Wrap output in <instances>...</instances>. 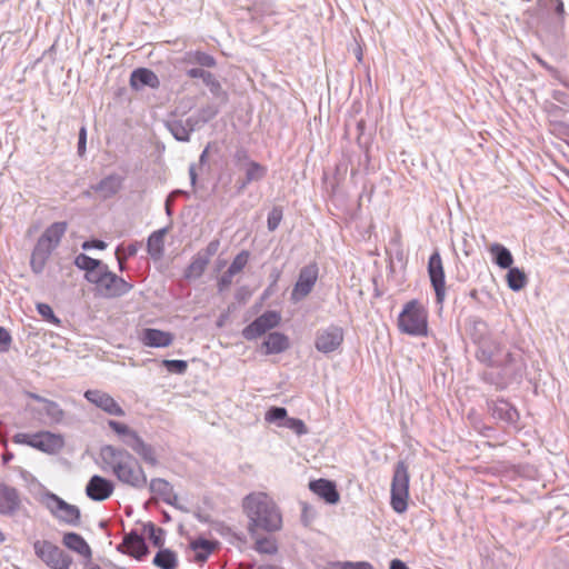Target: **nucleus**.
I'll list each match as a JSON object with an SVG mask.
<instances>
[{
    "mask_svg": "<svg viewBox=\"0 0 569 569\" xmlns=\"http://www.w3.org/2000/svg\"><path fill=\"white\" fill-rule=\"evenodd\" d=\"M116 256H117V259H118V262H119L120 270H123L124 269L123 258L120 254V249L119 248L116 251Z\"/></svg>",
    "mask_w": 569,
    "mask_h": 569,
    "instance_id": "13d9d810",
    "label": "nucleus"
},
{
    "mask_svg": "<svg viewBox=\"0 0 569 569\" xmlns=\"http://www.w3.org/2000/svg\"><path fill=\"white\" fill-rule=\"evenodd\" d=\"M66 222H54L49 226L39 238L31 256V268L39 273L43 270L44 264L54 248L60 243L61 238L67 231Z\"/></svg>",
    "mask_w": 569,
    "mask_h": 569,
    "instance_id": "20e7f679",
    "label": "nucleus"
},
{
    "mask_svg": "<svg viewBox=\"0 0 569 569\" xmlns=\"http://www.w3.org/2000/svg\"><path fill=\"white\" fill-rule=\"evenodd\" d=\"M36 556L51 569H69L72 558L49 540L33 542Z\"/></svg>",
    "mask_w": 569,
    "mask_h": 569,
    "instance_id": "6e6552de",
    "label": "nucleus"
},
{
    "mask_svg": "<svg viewBox=\"0 0 569 569\" xmlns=\"http://www.w3.org/2000/svg\"><path fill=\"white\" fill-rule=\"evenodd\" d=\"M282 219L281 209L274 208L268 216V228L269 230H274Z\"/></svg>",
    "mask_w": 569,
    "mask_h": 569,
    "instance_id": "c03bdc74",
    "label": "nucleus"
},
{
    "mask_svg": "<svg viewBox=\"0 0 569 569\" xmlns=\"http://www.w3.org/2000/svg\"><path fill=\"white\" fill-rule=\"evenodd\" d=\"M86 144H87V129L84 127H81L80 131H79V141H78V153L80 156L84 154Z\"/></svg>",
    "mask_w": 569,
    "mask_h": 569,
    "instance_id": "de8ad7c7",
    "label": "nucleus"
},
{
    "mask_svg": "<svg viewBox=\"0 0 569 569\" xmlns=\"http://www.w3.org/2000/svg\"><path fill=\"white\" fill-rule=\"evenodd\" d=\"M398 330L411 337H426L429 332L428 310L417 299L407 301L397 318Z\"/></svg>",
    "mask_w": 569,
    "mask_h": 569,
    "instance_id": "7ed1b4c3",
    "label": "nucleus"
},
{
    "mask_svg": "<svg viewBox=\"0 0 569 569\" xmlns=\"http://www.w3.org/2000/svg\"><path fill=\"white\" fill-rule=\"evenodd\" d=\"M86 399L111 416L122 417L124 410L121 406L107 392L101 390H88L84 393Z\"/></svg>",
    "mask_w": 569,
    "mask_h": 569,
    "instance_id": "4468645a",
    "label": "nucleus"
},
{
    "mask_svg": "<svg viewBox=\"0 0 569 569\" xmlns=\"http://www.w3.org/2000/svg\"><path fill=\"white\" fill-rule=\"evenodd\" d=\"M62 542L68 549L76 551L77 553H79L81 556L88 557L91 555V549H90L89 545L87 543V541L83 539V537H81L80 535H78L76 532L64 533L63 538H62Z\"/></svg>",
    "mask_w": 569,
    "mask_h": 569,
    "instance_id": "b1692460",
    "label": "nucleus"
},
{
    "mask_svg": "<svg viewBox=\"0 0 569 569\" xmlns=\"http://www.w3.org/2000/svg\"><path fill=\"white\" fill-rule=\"evenodd\" d=\"M149 528V539L156 547H161L163 545V530L161 528H156L153 523L148 526Z\"/></svg>",
    "mask_w": 569,
    "mask_h": 569,
    "instance_id": "ea45409f",
    "label": "nucleus"
},
{
    "mask_svg": "<svg viewBox=\"0 0 569 569\" xmlns=\"http://www.w3.org/2000/svg\"><path fill=\"white\" fill-rule=\"evenodd\" d=\"M542 1L545 2V4H550V6L555 7V10L560 18L563 17L565 8H563V3L561 0H542Z\"/></svg>",
    "mask_w": 569,
    "mask_h": 569,
    "instance_id": "8fccbe9b",
    "label": "nucleus"
},
{
    "mask_svg": "<svg viewBox=\"0 0 569 569\" xmlns=\"http://www.w3.org/2000/svg\"><path fill=\"white\" fill-rule=\"evenodd\" d=\"M163 366L171 372L184 373L188 365L184 360H163Z\"/></svg>",
    "mask_w": 569,
    "mask_h": 569,
    "instance_id": "a19ab883",
    "label": "nucleus"
},
{
    "mask_svg": "<svg viewBox=\"0 0 569 569\" xmlns=\"http://www.w3.org/2000/svg\"><path fill=\"white\" fill-rule=\"evenodd\" d=\"M318 279V267L316 263L308 264L300 270L298 281L291 293L295 301H299L307 297Z\"/></svg>",
    "mask_w": 569,
    "mask_h": 569,
    "instance_id": "f8f14e48",
    "label": "nucleus"
},
{
    "mask_svg": "<svg viewBox=\"0 0 569 569\" xmlns=\"http://www.w3.org/2000/svg\"><path fill=\"white\" fill-rule=\"evenodd\" d=\"M13 458V455L10 453V452H6L3 456H2V460L3 462H8L9 460H11Z\"/></svg>",
    "mask_w": 569,
    "mask_h": 569,
    "instance_id": "052dcab7",
    "label": "nucleus"
},
{
    "mask_svg": "<svg viewBox=\"0 0 569 569\" xmlns=\"http://www.w3.org/2000/svg\"><path fill=\"white\" fill-rule=\"evenodd\" d=\"M90 282L94 283L98 291L107 298L121 297L133 288V286L123 278L109 271L107 266L100 269L98 276L91 274Z\"/></svg>",
    "mask_w": 569,
    "mask_h": 569,
    "instance_id": "0eeeda50",
    "label": "nucleus"
},
{
    "mask_svg": "<svg viewBox=\"0 0 569 569\" xmlns=\"http://www.w3.org/2000/svg\"><path fill=\"white\" fill-rule=\"evenodd\" d=\"M113 490V482L98 475L92 476L86 486V495L93 501L107 500Z\"/></svg>",
    "mask_w": 569,
    "mask_h": 569,
    "instance_id": "2eb2a0df",
    "label": "nucleus"
},
{
    "mask_svg": "<svg viewBox=\"0 0 569 569\" xmlns=\"http://www.w3.org/2000/svg\"><path fill=\"white\" fill-rule=\"evenodd\" d=\"M343 341V328L337 325H330L317 331L315 347L321 353H331L340 350Z\"/></svg>",
    "mask_w": 569,
    "mask_h": 569,
    "instance_id": "1a4fd4ad",
    "label": "nucleus"
},
{
    "mask_svg": "<svg viewBox=\"0 0 569 569\" xmlns=\"http://www.w3.org/2000/svg\"><path fill=\"white\" fill-rule=\"evenodd\" d=\"M428 274L436 292L438 303H442L446 297V276L441 256L435 251L428 261Z\"/></svg>",
    "mask_w": 569,
    "mask_h": 569,
    "instance_id": "9d476101",
    "label": "nucleus"
},
{
    "mask_svg": "<svg viewBox=\"0 0 569 569\" xmlns=\"http://www.w3.org/2000/svg\"><path fill=\"white\" fill-rule=\"evenodd\" d=\"M163 238H164V231L159 230L151 233V236L148 239L147 248L148 252L156 258H159L163 251Z\"/></svg>",
    "mask_w": 569,
    "mask_h": 569,
    "instance_id": "473e14b6",
    "label": "nucleus"
},
{
    "mask_svg": "<svg viewBox=\"0 0 569 569\" xmlns=\"http://www.w3.org/2000/svg\"><path fill=\"white\" fill-rule=\"evenodd\" d=\"M410 499V473L408 465L400 460L396 463L390 488V506L399 515L405 513Z\"/></svg>",
    "mask_w": 569,
    "mask_h": 569,
    "instance_id": "39448f33",
    "label": "nucleus"
},
{
    "mask_svg": "<svg viewBox=\"0 0 569 569\" xmlns=\"http://www.w3.org/2000/svg\"><path fill=\"white\" fill-rule=\"evenodd\" d=\"M149 488L152 493L163 499L170 497L172 493L171 485L162 478L151 479Z\"/></svg>",
    "mask_w": 569,
    "mask_h": 569,
    "instance_id": "72a5a7b5",
    "label": "nucleus"
},
{
    "mask_svg": "<svg viewBox=\"0 0 569 569\" xmlns=\"http://www.w3.org/2000/svg\"><path fill=\"white\" fill-rule=\"evenodd\" d=\"M233 277L234 274H230V272L227 270L226 273L218 281L219 290L222 291L226 288H228L231 284Z\"/></svg>",
    "mask_w": 569,
    "mask_h": 569,
    "instance_id": "09e8293b",
    "label": "nucleus"
},
{
    "mask_svg": "<svg viewBox=\"0 0 569 569\" xmlns=\"http://www.w3.org/2000/svg\"><path fill=\"white\" fill-rule=\"evenodd\" d=\"M287 410L282 407H271L264 415V420L269 423H282L287 419Z\"/></svg>",
    "mask_w": 569,
    "mask_h": 569,
    "instance_id": "e433bc0d",
    "label": "nucleus"
},
{
    "mask_svg": "<svg viewBox=\"0 0 569 569\" xmlns=\"http://www.w3.org/2000/svg\"><path fill=\"white\" fill-rule=\"evenodd\" d=\"M193 61L208 68H212L216 66V60L212 56L200 51L193 53Z\"/></svg>",
    "mask_w": 569,
    "mask_h": 569,
    "instance_id": "79ce46f5",
    "label": "nucleus"
},
{
    "mask_svg": "<svg viewBox=\"0 0 569 569\" xmlns=\"http://www.w3.org/2000/svg\"><path fill=\"white\" fill-rule=\"evenodd\" d=\"M209 263V257L208 256H201L197 254L189 267L186 270V277L188 279L191 278H199L206 270L207 266Z\"/></svg>",
    "mask_w": 569,
    "mask_h": 569,
    "instance_id": "c756f323",
    "label": "nucleus"
},
{
    "mask_svg": "<svg viewBox=\"0 0 569 569\" xmlns=\"http://www.w3.org/2000/svg\"><path fill=\"white\" fill-rule=\"evenodd\" d=\"M267 173V168L256 161H250L246 169V183L262 179Z\"/></svg>",
    "mask_w": 569,
    "mask_h": 569,
    "instance_id": "f704fd0d",
    "label": "nucleus"
},
{
    "mask_svg": "<svg viewBox=\"0 0 569 569\" xmlns=\"http://www.w3.org/2000/svg\"><path fill=\"white\" fill-rule=\"evenodd\" d=\"M63 445L61 437L49 431L33 433L32 448L43 452L53 453Z\"/></svg>",
    "mask_w": 569,
    "mask_h": 569,
    "instance_id": "6ab92c4d",
    "label": "nucleus"
},
{
    "mask_svg": "<svg viewBox=\"0 0 569 569\" xmlns=\"http://www.w3.org/2000/svg\"><path fill=\"white\" fill-rule=\"evenodd\" d=\"M191 548L194 551H203L208 555H210L214 548L213 543L206 539H199L191 542Z\"/></svg>",
    "mask_w": 569,
    "mask_h": 569,
    "instance_id": "37998d69",
    "label": "nucleus"
},
{
    "mask_svg": "<svg viewBox=\"0 0 569 569\" xmlns=\"http://www.w3.org/2000/svg\"><path fill=\"white\" fill-rule=\"evenodd\" d=\"M136 253V249L133 247L128 248V254L133 256Z\"/></svg>",
    "mask_w": 569,
    "mask_h": 569,
    "instance_id": "680f3d73",
    "label": "nucleus"
},
{
    "mask_svg": "<svg viewBox=\"0 0 569 569\" xmlns=\"http://www.w3.org/2000/svg\"><path fill=\"white\" fill-rule=\"evenodd\" d=\"M129 448H131L147 465H158V458L154 449L150 445L146 443L140 436Z\"/></svg>",
    "mask_w": 569,
    "mask_h": 569,
    "instance_id": "393cba45",
    "label": "nucleus"
},
{
    "mask_svg": "<svg viewBox=\"0 0 569 569\" xmlns=\"http://www.w3.org/2000/svg\"><path fill=\"white\" fill-rule=\"evenodd\" d=\"M130 86L133 89H139L143 86L157 89L160 86V81L158 76L152 70L147 68H139L131 73Z\"/></svg>",
    "mask_w": 569,
    "mask_h": 569,
    "instance_id": "aec40b11",
    "label": "nucleus"
},
{
    "mask_svg": "<svg viewBox=\"0 0 569 569\" xmlns=\"http://www.w3.org/2000/svg\"><path fill=\"white\" fill-rule=\"evenodd\" d=\"M103 458L121 483L137 489L147 486L148 478L143 468L128 451L108 446L103 449Z\"/></svg>",
    "mask_w": 569,
    "mask_h": 569,
    "instance_id": "f03ea898",
    "label": "nucleus"
},
{
    "mask_svg": "<svg viewBox=\"0 0 569 569\" xmlns=\"http://www.w3.org/2000/svg\"><path fill=\"white\" fill-rule=\"evenodd\" d=\"M290 346L288 336L281 332L269 333L262 342L264 355H276L286 351Z\"/></svg>",
    "mask_w": 569,
    "mask_h": 569,
    "instance_id": "412c9836",
    "label": "nucleus"
},
{
    "mask_svg": "<svg viewBox=\"0 0 569 569\" xmlns=\"http://www.w3.org/2000/svg\"><path fill=\"white\" fill-rule=\"evenodd\" d=\"M281 321L280 313L277 311H267L258 317L242 330V336L247 340H254L268 330L276 328Z\"/></svg>",
    "mask_w": 569,
    "mask_h": 569,
    "instance_id": "9b49d317",
    "label": "nucleus"
},
{
    "mask_svg": "<svg viewBox=\"0 0 569 569\" xmlns=\"http://www.w3.org/2000/svg\"><path fill=\"white\" fill-rule=\"evenodd\" d=\"M249 259H250L249 251L242 250L241 252H239L232 260L230 267L228 268V271L230 272V274L236 276L239 272H241L244 269V267L248 264Z\"/></svg>",
    "mask_w": 569,
    "mask_h": 569,
    "instance_id": "c9c22d12",
    "label": "nucleus"
},
{
    "mask_svg": "<svg viewBox=\"0 0 569 569\" xmlns=\"http://www.w3.org/2000/svg\"><path fill=\"white\" fill-rule=\"evenodd\" d=\"M218 244H219L218 241L209 243V246H208L209 254H212L217 250Z\"/></svg>",
    "mask_w": 569,
    "mask_h": 569,
    "instance_id": "bf43d9fd",
    "label": "nucleus"
},
{
    "mask_svg": "<svg viewBox=\"0 0 569 569\" xmlns=\"http://www.w3.org/2000/svg\"><path fill=\"white\" fill-rule=\"evenodd\" d=\"M74 263L78 268L87 271L86 278L89 282L91 274L98 276L100 269L106 267L100 260L93 259L83 253L76 257Z\"/></svg>",
    "mask_w": 569,
    "mask_h": 569,
    "instance_id": "a878e982",
    "label": "nucleus"
},
{
    "mask_svg": "<svg viewBox=\"0 0 569 569\" xmlns=\"http://www.w3.org/2000/svg\"><path fill=\"white\" fill-rule=\"evenodd\" d=\"M40 501L58 522L71 527H78L81 523L79 507L68 503L58 495L46 491L41 495Z\"/></svg>",
    "mask_w": 569,
    "mask_h": 569,
    "instance_id": "423d86ee",
    "label": "nucleus"
},
{
    "mask_svg": "<svg viewBox=\"0 0 569 569\" xmlns=\"http://www.w3.org/2000/svg\"><path fill=\"white\" fill-rule=\"evenodd\" d=\"M122 547L126 549V552L137 559H141L148 552L144 539L136 532H131L124 537Z\"/></svg>",
    "mask_w": 569,
    "mask_h": 569,
    "instance_id": "5701e85b",
    "label": "nucleus"
},
{
    "mask_svg": "<svg viewBox=\"0 0 569 569\" xmlns=\"http://www.w3.org/2000/svg\"><path fill=\"white\" fill-rule=\"evenodd\" d=\"M82 247H83V249H89V248L104 249L106 243L103 241L96 240V241H91V242H84Z\"/></svg>",
    "mask_w": 569,
    "mask_h": 569,
    "instance_id": "864d4df0",
    "label": "nucleus"
},
{
    "mask_svg": "<svg viewBox=\"0 0 569 569\" xmlns=\"http://www.w3.org/2000/svg\"><path fill=\"white\" fill-rule=\"evenodd\" d=\"M507 283L510 289L519 291L527 284L526 273L518 268H510L507 273Z\"/></svg>",
    "mask_w": 569,
    "mask_h": 569,
    "instance_id": "7c9ffc66",
    "label": "nucleus"
},
{
    "mask_svg": "<svg viewBox=\"0 0 569 569\" xmlns=\"http://www.w3.org/2000/svg\"><path fill=\"white\" fill-rule=\"evenodd\" d=\"M108 426L110 427L111 430H113L118 436L122 438V442L128 447H130L133 443V441L139 437V435L126 423L110 420L108 422Z\"/></svg>",
    "mask_w": 569,
    "mask_h": 569,
    "instance_id": "bb28decb",
    "label": "nucleus"
},
{
    "mask_svg": "<svg viewBox=\"0 0 569 569\" xmlns=\"http://www.w3.org/2000/svg\"><path fill=\"white\" fill-rule=\"evenodd\" d=\"M11 336L10 333L8 332L7 329H4L3 327H0V345L4 346L6 348L9 347V345L11 343Z\"/></svg>",
    "mask_w": 569,
    "mask_h": 569,
    "instance_id": "3c124183",
    "label": "nucleus"
},
{
    "mask_svg": "<svg viewBox=\"0 0 569 569\" xmlns=\"http://www.w3.org/2000/svg\"><path fill=\"white\" fill-rule=\"evenodd\" d=\"M188 76L190 78H201L203 76V70L193 68L188 71Z\"/></svg>",
    "mask_w": 569,
    "mask_h": 569,
    "instance_id": "6e6d98bb",
    "label": "nucleus"
},
{
    "mask_svg": "<svg viewBox=\"0 0 569 569\" xmlns=\"http://www.w3.org/2000/svg\"><path fill=\"white\" fill-rule=\"evenodd\" d=\"M490 410L493 418L506 422L515 423L519 418L517 409L506 400H497L492 402Z\"/></svg>",
    "mask_w": 569,
    "mask_h": 569,
    "instance_id": "4be33fe9",
    "label": "nucleus"
},
{
    "mask_svg": "<svg viewBox=\"0 0 569 569\" xmlns=\"http://www.w3.org/2000/svg\"><path fill=\"white\" fill-rule=\"evenodd\" d=\"M279 426L291 429L298 436L306 435L308 432L305 422L298 418H287L282 423H279Z\"/></svg>",
    "mask_w": 569,
    "mask_h": 569,
    "instance_id": "4c0bfd02",
    "label": "nucleus"
},
{
    "mask_svg": "<svg viewBox=\"0 0 569 569\" xmlns=\"http://www.w3.org/2000/svg\"><path fill=\"white\" fill-rule=\"evenodd\" d=\"M196 560L198 561H204L207 558H208V553L203 552V551H196Z\"/></svg>",
    "mask_w": 569,
    "mask_h": 569,
    "instance_id": "4d7b16f0",
    "label": "nucleus"
},
{
    "mask_svg": "<svg viewBox=\"0 0 569 569\" xmlns=\"http://www.w3.org/2000/svg\"><path fill=\"white\" fill-rule=\"evenodd\" d=\"M12 440L14 443L27 445V446L32 447L33 433L19 432L17 435H14Z\"/></svg>",
    "mask_w": 569,
    "mask_h": 569,
    "instance_id": "49530a36",
    "label": "nucleus"
},
{
    "mask_svg": "<svg viewBox=\"0 0 569 569\" xmlns=\"http://www.w3.org/2000/svg\"><path fill=\"white\" fill-rule=\"evenodd\" d=\"M490 253L495 256L496 263L503 269L511 268L513 258L510 251L499 243H495L490 247Z\"/></svg>",
    "mask_w": 569,
    "mask_h": 569,
    "instance_id": "c85d7f7f",
    "label": "nucleus"
},
{
    "mask_svg": "<svg viewBox=\"0 0 569 569\" xmlns=\"http://www.w3.org/2000/svg\"><path fill=\"white\" fill-rule=\"evenodd\" d=\"M153 565L161 569H176L178 565L177 555L170 549H161L154 556Z\"/></svg>",
    "mask_w": 569,
    "mask_h": 569,
    "instance_id": "cd10ccee",
    "label": "nucleus"
},
{
    "mask_svg": "<svg viewBox=\"0 0 569 569\" xmlns=\"http://www.w3.org/2000/svg\"><path fill=\"white\" fill-rule=\"evenodd\" d=\"M309 489L329 505H336L340 500L337 486L331 480L323 478L312 480L309 482Z\"/></svg>",
    "mask_w": 569,
    "mask_h": 569,
    "instance_id": "dca6fc26",
    "label": "nucleus"
},
{
    "mask_svg": "<svg viewBox=\"0 0 569 569\" xmlns=\"http://www.w3.org/2000/svg\"><path fill=\"white\" fill-rule=\"evenodd\" d=\"M243 510L249 519L248 531L251 537L259 529L274 532L282 527V516L274 501L264 492H252L243 499Z\"/></svg>",
    "mask_w": 569,
    "mask_h": 569,
    "instance_id": "f257e3e1",
    "label": "nucleus"
},
{
    "mask_svg": "<svg viewBox=\"0 0 569 569\" xmlns=\"http://www.w3.org/2000/svg\"><path fill=\"white\" fill-rule=\"evenodd\" d=\"M139 340L146 347L164 348L169 347L173 342L174 336L168 331L146 328L140 332Z\"/></svg>",
    "mask_w": 569,
    "mask_h": 569,
    "instance_id": "f3484780",
    "label": "nucleus"
},
{
    "mask_svg": "<svg viewBox=\"0 0 569 569\" xmlns=\"http://www.w3.org/2000/svg\"><path fill=\"white\" fill-rule=\"evenodd\" d=\"M37 310L41 317L50 323L59 325L60 320L54 316L52 308L47 303H38Z\"/></svg>",
    "mask_w": 569,
    "mask_h": 569,
    "instance_id": "58836bf2",
    "label": "nucleus"
},
{
    "mask_svg": "<svg viewBox=\"0 0 569 569\" xmlns=\"http://www.w3.org/2000/svg\"><path fill=\"white\" fill-rule=\"evenodd\" d=\"M6 540V535L0 530V543Z\"/></svg>",
    "mask_w": 569,
    "mask_h": 569,
    "instance_id": "e2e57ef3",
    "label": "nucleus"
},
{
    "mask_svg": "<svg viewBox=\"0 0 569 569\" xmlns=\"http://www.w3.org/2000/svg\"><path fill=\"white\" fill-rule=\"evenodd\" d=\"M390 569H409V568L403 561H401L399 559H393L390 562Z\"/></svg>",
    "mask_w": 569,
    "mask_h": 569,
    "instance_id": "5fc2aeb1",
    "label": "nucleus"
},
{
    "mask_svg": "<svg viewBox=\"0 0 569 569\" xmlns=\"http://www.w3.org/2000/svg\"><path fill=\"white\" fill-rule=\"evenodd\" d=\"M123 186V178L118 174H109L101 179L91 190L102 199H109L116 196Z\"/></svg>",
    "mask_w": 569,
    "mask_h": 569,
    "instance_id": "a211bd4d",
    "label": "nucleus"
},
{
    "mask_svg": "<svg viewBox=\"0 0 569 569\" xmlns=\"http://www.w3.org/2000/svg\"><path fill=\"white\" fill-rule=\"evenodd\" d=\"M22 505L21 496L16 487L0 482V515L13 516Z\"/></svg>",
    "mask_w": 569,
    "mask_h": 569,
    "instance_id": "ddd939ff",
    "label": "nucleus"
},
{
    "mask_svg": "<svg viewBox=\"0 0 569 569\" xmlns=\"http://www.w3.org/2000/svg\"><path fill=\"white\" fill-rule=\"evenodd\" d=\"M172 134L176 137V139L180 141H187L189 140V130H187L182 124L180 123H173L170 128Z\"/></svg>",
    "mask_w": 569,
    "mask_h": 569,
    "instance_id": "a18cd8bd",
    "label": "nucleus"
},
{
    "mask_svg": "<svg viewBox=\"0 0 569 569\" xmlns=\"http://www.w3.org/2000/svg\"><path fill=\"white\" fill-rule=\"evenodd\" d=\"M254 550L260 553L274 555L278 551L276 539L271 537H259L257 533L254 537Z\"/></svg>",
    "mask_w": 569,
    "mask_h": 569,
    "instance_id": "2f4dec72",
    "label": "nucleus"
},
{
    "mask_svg": "<svg viewBox=\"0 0 569 569\" xmlns=\"http://www.w3.org/2000/svg\"><path fill=\"white\" fill-rule=\"evenodd\" d=\"M345 569H372V566L368 562L347 563Z\"/></svg>",
    "mask_w": 569,
    "mask_h": 569,
    "instance_id": "603ef678",
    "label": "nucleus"
}]
</instances>
